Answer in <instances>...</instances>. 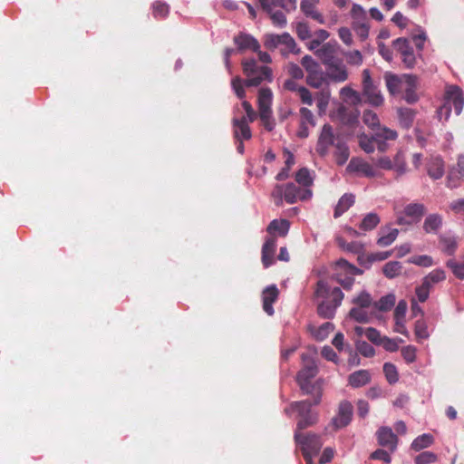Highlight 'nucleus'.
Returning a JSON list of instances; mask_svg holds the SVG:
<instances>
[{
	"label": "nucleus",
	"mask_w": 464,
	"mask_h": 464,
	"mask_svg": "<svg viewBox=\"0 0 464 464\" xmlns=\"http://www.w3.org/2000/svg\"><path fill=\"white\" fill-rule=\"evenodd\" d=\"M242 67L246 81L237 76L231 81V87L237 97L240 100L245 99V86H258L264 81H272V71L266 65H259L255 59H246L242 61Z\"/></svg>",
	"instance_id": "1"
},
{
	"label": "nucleus",
	"mask_w": 464,
	"mask_h": 464,
	"mask_svg": "<svg viewBox=\"0 0 464 464\" xmlns=\"http://www.w3.org/2000/svg\"><path fill=\"white\" fill-rule=\"evenodd\" d=\"M302 360L304 366L297 373L296 382L304 393L314 396V404L316 406L320 404L322 401L324 380L319 378L316 381L312 382L318 373L317 363L309 354H303Z\"/></svg>",
	"instance_id": "2"
},
{
	"label": "nucleus",
	"mask_w": 464,
	"mask_h": 464,
	"mask_svg": "<svg viewBox=\"0 0 464 464\" xmlns=\"http://www.w3.org/2000/svg\"><path fill=\"white\" fill-rule=\"evenodd\" d=\"M315 296L322 298L317 305L318 314L325 319L334 317L336 309L341 305L343 293L339 287H331L324 280L318 281L315 288Z\"/></svg>",
	"instance_id": "3"
},
{
	"label": "nucleus",
	"mask_w": 464,
	"mask_h": 464,
	"mask_svg": "<svg viewBox=\"0 0 464 464\" xmlns=\"http://www.w3.org/2000/svg\"><path fill=\"white\" fill-rule=\"evenodd\" d=\"M290 224L287 219H274L268 225L266 231L269 237L266 239L262 247V264L267 268L274 263L276 248V237H286Z\"/></svg>",
	"instance_id": "4"
},
{
	"label": "nucleus",
	"mask_w": 464,
	"mask_h": 464,
	"mask_svg": "<svg viewBox=\"0 0 464 464\" xmlns=\"http://www.w3.org/2000/svg\"><path fill=\"white\" fill-rule=\"evenodd\" d=\"M464 105V94L458 85H448L444 92V102L438 109V118L441 121H447L450 116L451 106H453L455 113L459 115Z\"/></svg>",
	"instance_id": "5"
},
{
	"label": "nucleus",
	"mask_w": 464,
	"mask_h": 464,
	"mask_svg": "<svg viewBox=\"0 0 464 464\" xmlns=\"http://www.w3.org/2000/svg\"><path fill=\"white\" fill-rule=\"evenodd\" d=\"M363 271L350 264L343 258L334 263L333 277L343 289L350 290L354 283V276L362 275Z\"/></svg>",
	"instance_id": "6"
},
{
	"label": "nucleus",
	"mask_w": 464,
	"mask_h": 464,
	"mask_svg": "<svg viewBox=\"0 0 464 464\" xmlns=\"http://www.w3.org/2000/svg\"><path fill=\"white\" fill-rule=\"evenodd\" d=\"M295 179L298 187L292 183V203L297 200H307L311 198V187L314 182L311 171L306 168H302L296 172Z\"/></svg>",
	"instance_id": "7"
},
{
	"label": "nucleus",
	"mask_w": 464,
	"mask_h": 464,
	"mask_svg": "<svg viewBox=\"0 0 464 464\" xmlns=\"http://www.w3.org/2000/svg\"><path fill=\"white\" fill-rule=\"evenodd\" d=\"M264 11L269 14L273 24L284 26L287 23L286 14L289 13L290 0H258Z\"/></svg>",
	"instance_id": "8"
},
{
	"label": "nucleus",
	"mask_w": 464,
	"mask_h": 464,
	"mask_svg": "<svg viewBox=\"0 0 464 464\" xmlns=\"http://www.w3.org/2000/svg\"><path fill=\"white\" fill-rule=\"evenodd\" d=\"M273 93L269 88H261L257 95L258 116L265 127L268 131L273 130L275 127L274 120L272 119V105Z\"/></svg>",
	"instance_id": "9"
},
{
	"label": "nucleus",
	"mask_w": 464,
	"mask_h": 464,
	"mask_svg": "<svg viewBox=\"0 0 464 464\" xmlns=\"http://www.w3.org/2000/svg\"><path fill=\"white\" fill-rule=\"evenodd\" d=\"M313 405H314V401L311 402L308 400L295 402V405L292 404V409L295 408L297 412V430L305 429L316 422L317 412L312 410Z\"/></svg>",
	"instance_id": "10"
},
{
	"label": "nucleus",
	"mask_w": 464,
	"mask_h": 464,
	"mask_svg": "<svg viewBox=\"0 0 464 464\" xmlns=\"http://www.w3.org/2000/svg\"><path fill=\"white\" fill-rule=\"evenodd\" d=\"M362 95L365 97L366 102L375 107L381 106L384 101L378 86L374 84L368 69L362 71Z\"/></svg>",
	"instance_id": "11"
},
{
	"label": "nucleus",
	"mask_w": 464,
	"mask_h": 464,
	"mask_svg": "<svg viewBox=\"0 0 464 464\" xmlns=\"http://www.w3.org/2000/svg\"><path fill=\"white\" fill-rule=\"evenodd\" d=\"M295 440L299 446L303 455H317L323 446L321 438L315 434H301L298 430L295 433Z\"/></svg>",
	"instance_id": "12"
},
{
	"label": "nucleus",
	"mask_w": 464,
	"mask_h": 464,
	"mask_svg": "<svg viewBox=\"0 0 464 464\" xmlns=\"http://www.w3.org/2000/svg\"><path fill=\"white\" fill-rule=\"evenodd\" d=\"M343 137H341V135L334 133V129L330 124H324L318 137L316 144L317 153L322 157L326 156L330 148L334 147L336 145V141L340 140Z\"/></svg>",
	"instance_id": "13"
},
{
	"label": "nucleus",
	"mask_w": 464,
	"mask_h": 464,
	"mask_svg": "<svg viewBox=\"0 0 464 464\" xmlns=\"http://www.w3.org/2000/svg\"><path fill=\"white\" fill-rule=\"evenodd\" d=\"M392 47L401 56L403 65L407 69H412L416 65V56L410 41L405 37H399L392 41Z\"/></svg>",
	"instance_id": "14"
},
{
	"label": "nucleus",
	"mask_w": 464,
	"mask_h": 464,
	"mask_svg": "<svg viewBox=\"0 0 464 464\" xmlns=\"http://www.w3.org/2000/svg\"><path fill=\"white\" fill-rule=\"evenodd\" d=\"M426 213V207L421 203H410L397 216L398 225H411L420 221Z\"/></svg>",
	"instance_id": "15"
},
{
	"label": "nucleus",
	"mask_w": 464,
	"mask_h": 464,
	"mask_svg": "<svg viewBox=\"0 0 464 464\" xmlns=\"http://www.w3.org/2000/svg\"><path fill=\"white\" fill-rule=\"evenodd\" d=\"M264 45L269 50H274L280 46L283 56H287L290 52V34L284 33L283 34H267L264 36Z\"/></svg>",
	"instance_id": "16"
},
{
	"label": "nucleus",
	"mask_w": 464,
	"mask_h": 464,
	"mask_svg": "<svg viewBox=\"0 0 464 464\" xmlns=\"http://www.w3.org/2000/svg\"><path fill=\"white\" fill-rule=\"evenodd\" d=\"M377 441L380 446L394 452L397 449L399 439L390 427H381L376 431Z\"/></svg>",
	"instance_id": "17"
},
{
	"label": "nucleus",
	"mask_w": 464,
	"mask_h": 464,
	"mask_svg": "<svg viewBox=\"0 0 464 464\" xmlns=\"http://www.w3.org/2000/svg\"><path fill=\"white\" fill-rule=\"evenodd\" d=\"M325 66V74L329 82L330 81L334 82H343L347 80L348 72L345 65L342 63V61L337 60Z\"/></svg>",
	"instance_id": "18"
},
{
	"label": "nucleus",
	"mask_w": 464,
	"mask_h": 464,
	"mask_svg": "<svg viewBox=\"0 0 464 464\" xmlns=\"http://www.w3.org/2000/svg\"><path fill=\"white\" fill-rule=\"evenodd\" d=\"M347 169L351 172H356L367 178H373L378 175L376 169L372 164L360 158H353L347 166Z\"/></svg>",
	"instance_id": "19"
},
{
	"label": "nucleus",
	"mask_w": 464,
	"mask_h": 464,
	"mask_svg": "<svg viewBox=\"0 0 464 464\" xmlns=\"http://www.w3.org/2000/svg\"><path fill=\"white\" fill-rule=\"evenodd\" d=\"M353 416V405L350 401H343L339 404L338 413L333 419V424L336 429L347 426Z\"/></svg>",
	"instance_id": "20"
},
{
	"label": "nucleus",
	"mask_w": 464,
	"mask_h": 464,
	"mask_svg": "<svg viewBox=\"0 0 464 464\" xmlns=\"http://www.w3.org/2000/svg\"><path fill=\"white\" fill-rule=\"evenodd\" d=\"M246 117L234 118L232 120L233 133L236 140H248L252 137V132L249 127Z\"/></svg>",
	"instance_id": "21"
},
{
	"label": "nucleus",
	"mask_w": 464,
	"mask_h": 464,
	"mask_svg": "<svg viewBox=\"0 0 464 464\" xmlns=\"http://www.w3.org/2000/svg\"><path fill=\"white\" fill-rule=\"evenodd\" d=\"M279 291L275 285L266 287L262 292L263 310L268 314H274L273 304L276 302Z\"/></svg>",
	"instance_id": "22"
},
{
	"label": "nucleus",
	"mask_w": 464,
	"mask_h": 464,
	"mask_svg": "<svg viewBox=\"0 0 464 464\" xmlns=\"http://www.w3.org/2000/svg\"><path fill=\"white\" fill-rule=\"evenodd\" d=\"M337 47V43L328 42L323 44L321 48L317 49L315 54L324 65H327L338 60L335 57Z\"/></svg>",
	"instance_id": "23"
},
{
	"label": "nucleus",
	"mask_w": 464,
	"mask_h": 464,
	"mask_svg": "<svg viewBox=\"0 0 464 464\" xmlns=\"http://www.w3.org/2000/svg\"><path fill=\"white\" fill-rule=\"evenodd\" d=\"M300 114L301 121L296 135L301 139H304L308 137L309 130L310 128L314 127L315 122L314 120V115L310 110L306 108H302L300 110Z\"/></svg>",
	"instance_id": "24"
},
{
	"label": "nucleus",
	"mask_w": 464,
	"mask_h": 464,
	"mask_svg": "<svg viewBox=\"0 0 464 464\" xmlns=\"http://www.w3.org/2000/svg\"><path fill=\"white\" fill-rule=\"evenodd\" d=\"M374 140L378 143V149L381 151H384L386 150V144L383 140H394L398 137V133L396 130L379 126L374 131Z\"/></svg>",
	"instance_id": "25"
},
{
	"label": "nucleus",
	"mask_w": 464,
	"mask_h": 464,
	"mask_svg": "<svg viewBox=\"0 0 464 464\" xmlns=\"http://www.w3.org/2000/svg\"><path fill=\"white\" fill-rule=\"evenodd\" d=\"M234 43L237 44L239 51L250 49L252 51H258L260 44L258 41L252 35L240 33L234 37Z\"/></svg>",
	"instance_id": "26"
},
{
	"label": "nucleus",
	"mask_w": 464,
	"mask_h": 464,
	"mask_svg": "<svg viewBox=\"0 0 464 464\" xmlns=\"http://www.w3.org/2000/svg\"><path fill=\"white\" fill-rule=\"evenodd\" d=\"M307 329L316 341L321 342L325 340L329 334L334 332V324L330 322L324 323L320 326L310 324H308Z\"/></svg>",
	"instance_id": "27"
},
{
	"label": "nucleus",
	"mask_w": 464,
	"mask_h": 464,
	"mask_svg": "<svg viewBox=\"0 0 464 464\" xmlns=\"http://www.w3.org/2000/svg\"><path fill=\"white\" fill-rule=\"evenodd\" d=\"M403 78L407 85L403 98L408 103H414L418 101V95L416 93L418 78L413 74H403Z\"/></svg>",
	"instance_id": "28"
},
{
	"label": "nucleus",
	"mask_w": 464,
	"mask_h": 464,
	"mask_svg": "<svg viewBox=\"0 0 464 464\" xmlns=\"http://www.w3.org/2000/svg\"><path fill=\"white\" fill-rule=\"evenodd\" d=\"M271 196L276 206H281L284 199L287 203H290V182L283 184L277 183Z\"/></svg>",
	"instance_id": "29"
},
{
	"label": "nucleus",
	"mask_w": 464,
	"mask_h": 464,
	"mask_svg": "<svg viewBox=\"0 0 464 464\" xmlns=\"http://www.w3.org/2000/svg\"><path fill=\"white\" fill-rule=\"evenodd\" d=\"M428 175L433 179H439L444 175V162L440 157H431L427 162Z\"/></svg>",
	"instance_id": "30"
},
{
	"label": "nucleus",
	"mask_w": 464,
	"mask_h": 464,
	"mask_svg": "<svg viewBox=\"0 0 464 464\" xmlns=\"http://www.w3.org/2000/svg\"><path fill=\"white\" fill-rule=\"evenodd\" d=\"M371 373L367 370H359L351 373L348 377V383L353 388H360L371 382Z\"/></svg>",
	"instance_id": "31"
},
{
	"label": "nucleus",
	"mask_w": 464,
	"mask_h": 464,
	"mask_svg": "<svg viewBox=\"0 0 464 464\" xmlns=\"http://www.w3.org/2000/svg\"><path fill=\"white\" fill-rule=\"evenodd\" d=\"M384 80L386 87L392 95L399 93L402 88V84L405 83L403 75L401 77L392 72H387L384 74Z\"/></svg>",
	"instance_id": "32"
},
{
	"label": "nucleus",
	"mask_w": 464,
	"mask_h": 464,
	"mask_svg": "<svg viewBox=\"0 0 464 464\" xmlns=\"http://www.w3.org/2000/svg\"><path fill=\"white\" fill-rule=\"evenodd\" d=\"M306 82L314 88L319 89L324 85H329V82L327 80V76L325 72H322L320 68L317 70L312 71L308 72L306 77Z\"/></svg>",
	"instance_id": "33"
},
{
	"label": "nucleus",
	"mask_w": 464,
	"mask_h": 464,
	"mask_svg": "<svg viewBox=\"0 0 464 464\" xmlns=\"http://www.w3.org/2000/svg\"><path fill=\"white\" fill-rule=\"evenodd\" d=\"M334 158L335 161L338 165L342 166L349 159L350 156V150L349 148L343 140L342 138L340 140L336 141V145L334 146Z\"/></svg>",
	"instance_id": "34"
},
{
	"label": "nucleus",
	"mask_w": 464,
	"mask_h": 464,
	"mask_svg": "<svg viewBox=\"0 0 464 464\" xmlns=\"http://www.w3.org/2000/svg\"><path fill=\"white\" fill-rule=\"evenodd\" d=\"M349 314L351 318L358 323H368L373 316H375L373 310H369L358 306L353 307Z\"/></svg>",
	"instance_id": "35"
},
{
	"label": "nucleus",
	"mask_w": 464,
	"mask_h": 464,
	"mask_svg": "<svg viewBox=\"0 0 464 464\" xmlns=\"http://www.w3.org/2000/svg\"><path fill=\"white\" fill-rule=\"evenodd\" d=\"M353 203L354 196L353 194H344L342 196L334 208V217L335 218L341 217L353 205Z\"/></svg>",
	"instance_id": "36"
},
{
	"label": "nucleus",
	"mask_w": 464,
	"mask_h": 464,
	"mask_svg": "<svg viewBox=\"0 0 464 464\" xmlns=\"http://www.w3.org/2000/svg\"><path fill=\"white\" fill-rule=\"evenodd\" d=\"M442 226V217L439 214L429 215L423 223V229L426 233H436Z\"/></svg>",
	"instance_id": "37"
},
{
	"label": "nucleus",
	"mask_w": 464,
	"mask_h": 464,
	"mask_svg": "<svg viewBox=\"0 0 464 464\" xmlns=\"http://www.w3.org/2000/svg\"><path fill=\"white\" fill-rule=\"evenodd\" d=\"M395 304L394 295H386L380 298L379 301L373 303V311L377 312H387L391 310Z\"/></svg>",
	"instance_id": "38"
},
{
	"label": "nucleus",
	"mask_w": 464,
	"mask_h": 464,
	"mask_svg": "<svg viewBox=\"0 0 464 464\" xmlns=\"http://www.w3.org/2000/svg\"><path fill=\"white\" fill-rule=\"evenodd\" d=\"M434 442V438L430 433H424L422 435L418 436L411 444V448L415 451H420L423 449H426L432 445Z\"/></svg>",
	"instance_id": "39"
},
{
	"label": "nucleus",
	"mask_w": 464,
	"mask_h": 464,
	"mask_svg": "<svg viewBox=\"0 0 464 464\" xmlns=\"http://www.w3.org/2000/svg\"><path fill=\"white\" fill-rule=\"evenodd\" d=\"M381 237L377 240L380 246H388L392 245L397 238L399 230L397 228H387V230H381Z\"/></svg>",
	"instance_id": "40"
},
{
	"label": "nucleus",
	"mask_w": 464,
	"mask_h": 464,
	"mask_svg": "<svg viewBox=\"0 0 464 464\" xmlns=\"http://www.w3.org/2000/svg\"><path fill=\"white\" fill-rule=\"evenodd\" d=\"M441 250L448 256H453L458 248V243L454 237H440Z\"/></svg>",
	"instance_id": "41"
},
{
	"label": "nucleus",
	"mask_w": 464,
	"mask_h": 464,
	"mask_svg": "<svg viewBox=\"0 0 464 464\" xmlns=\"http://www.w3.org/2000/svg\"><path fill=\"white\" fill-rule=\"evenodd\" d=\"M354 306L373 310V301L369 293L362 291L360 295L353 299Z\"/></svg>",
	"instance_id": "42"
},
{
	"label": "nucleus",
	"mask_w": 464,
	"mask_h": 464,
	"mask_svg": "<svg viewBox=\"0 0 464 464\" xmlns=\"http://www.w3.org/2000/svg\"><path fill=\"white\" fill-rule=\"evenodd\" d=\"M402 266L398 261H390L382 267V273L387 278H394L401 275Z\"/></svg>",
	"instance_id": "43"
},
{
	"label": "nucleus",
	"mask_w": 464,
	"mask_h": 464,
	"mask_svg": "<svg viewBox=\"0 0 464 464\" xmlns=\"http://www.w3.org/2000/svg\"><path fill=\"white\" fill-rule=\"evenodd\" d=\"M379 223V216L375 213H369L362 218L359 227L362 231H370L376 227Z\"/></svg>",
	"instance_id": "44"
},
{
	"label": "nucleus",
	"mask_w": 464,
	"mask_h": 464,
	"mask_svg": "<svg viewBox=\"0 0 464 464\" xmlns=\"http://www.w3.org/2000/svg\"><path fill=\"white\" fill-rule=\"evenodd\" d=\"M446 279V274L445 271L442 269H434L430 273H429L422 281L430 285V287L433 286V285L442 282Z\"/></svg>",
	"instance_id": "45"
},
{
	"label": "nucleus",
	"mask_w": 464,
	"mask_h": 464,
	"mask_svg": "<svg viewBox=\"0 0 464 464\" xmlns=\"http://www.w3.org/2000/svg\"><path fill=\"white\" fill-rule=\"evenodd\" d=\"M414 334L418 342L429 338L430 334L428 331V325L423 319H420L415 322Z\"/></svg>",
	"instance_id": "46"
},
{
	"label": "nucleus",
	"mask_w": 464,
	"mask_h": 464,
	"mask_svg": "<svg viewBox=\"0 0 464 464\" xmlns=\"http://www.w3.org/2000/svg\"><path fill=\"white\" fill-rule=\"evenodd\" d=\"M358 138L359 146L363 151L366 153H372L374 151V142H376L374 140V134L372 137H369L368 135L362 133Z\"/></svg>",
	"instance_id": "47"
},
{
	"label": "nucleus",
	"mask_w": 464,
	"mask_h": 464,
	"mask_svg": "<svg viewBox=\"0 0 464 464\" xmlns=\"http://www.w3.org/2000/svg\"><path fill=\"white\" fill-rule=\"evenodd\" d=\"M392 161V165H394L393 170L397 173V175L401 176L405 173L406 161L404 153L402 151H398Z\"/></svg>",
	"instance_id": "48"
},
{
	"label": "nucleus",
	"mask_w": 464,
	"mask_h": 464,
	"mask_svg": "<svg viewBox=\"0 0 464 464\" xmlns=\"http://www.w3.org/2000/svg\"><path fill=\"white\" fill-rule=\"evenodd\" d=\"M383 372L387 382L390 384L396 383L399 381V373L394 364L391 362H385L383 364Z\"/></svg>",
	"instance_id": "49"
},
{
	"label": "nucleus",
	"mask_w": 464,
	"mask_h": 464,
	"mask_svg": "<svg viewBox=\"0 0 464 464\" xmlns=\"http://www.w3.org/2000/svg\"><path fill=\"white\" fill-rule=\"evenodd\" d=\"M331 93L329 90H323L317 96V108L319 114H324L329 104Z\"/></svg>",
	"instance_id": "50"
},
{
	"label": "nucleus",
	"mask_w": 464,
	"mask_h": 464,
	"mask_svg": "<svg viewBox=\"0 0 464 464\" xmlns=\"http://www.w3.org/2000/svg\"><path fill=\"white\" fill-rule=\"evenodd\" d=\"M362 121L373 131L380 126V121L377 114L370 110L364 111L362 115Z\"/></svg>",
	"instance_id": "51"
},
{
	"label": "nucleus",
	"mask_w": 464,
	"mask_h": 464,
	"mask_svg": "<svg viewBox=\"0 0 464 464\" xmlns=\"http://www.w3.org/2000/svg\"><path fill=\"white\" fill-rule=\"evenodd\" d=\"M340 95L343 99V101L351 102L353 104L358 103L361 100L359 92L348 86H345L341 89Z\"/></svg>",
	"instance_id": "52"
},
{
	"label": "nucleus",
	"mask_w": 464,
	"mask_h": 464,
	"mask_svg": "<svg viewBox=\"0 0 464 464\" xmlns=\"http://www.w3.org/2000/svg\"><path fill=\"white\" fill-rule=\"evenodd\" d=\"M169 12V6L164 2L156 1L152 5V14L156 18H165Z\"/></svg>",
	"instance_id": "53"
},
{
	"label": "nucleus",
	"mask_w": 464,
	"mask_h": 464,
	"mask_svg": "<svg viewBox=\"0 0 464 464\" xmlns=\"http://www.w3.org/2000/svg\"><path fill=\"white\" fill-rule=\"evenodd\" d=\"M338 242H339V246L343 250H345L347 252L353 253V254H357V255L361 254L364 249L363 244H362L360 242L353 241V242H350V243H345L343 239H339Z\"/></svg>",
	"instance_id": "54"
},
{
	"label": "nucleus",
	"mask_w": 464,
	"mask_h": 464,
	"mask_svg": "<svg viewBox=\"0 0 464 464\" xmlns=\"http://www.w3.org/2000/svg\"><path fill=\"white\" fill-rule=\"evenodd\" d=\"M403 360L408 363H412L417 358V348L414 345L403 346L401 350Z\"/></svg>",
	"instance_id": "55"
},
{
	"label": "nucleus",
	"mask_w": 464,
	"mask_h": 464,
	"mask_svg": "<svg viewBox=\"0 0 464 464\" xmlns=\"http://www.w3.org/2000/svg\"><path fill=\"white\" fill-rule=\"evenodd\" d=\"M290 151L287 149L285 150V167L276 176V179L280 182L287 179L290 177Z\"/></svg>",
	"instance_id": "56"
},
{
	"label": "nucleus",
	"mask_w": 464,
	"mask_h": 464,
	"mask_svg": "<svg viewBox=\"0 0 464 464\" xmlns=\"http://www.w3.org/2000/svg\"><path fill=\"white\" fill-rule=\"evenodd\" d=\"M292 91H295L302 102L307 105L313 104L311 92L305 87H295L292 84Z\"/></svg>",
	"instance_id": "57"
},
{
	"label": "nucleus",
	"mask_w": 464,
	"mask_h": 464,
	"mask_svg": "<svg viewBox=\"0 0 464 464\" xmlns=\"http://www.w3.org/2000/svg\"><path fill=\"white\" fill-rule=\"evenodd\" d=\"M438 457L431 451H423L415 458V464H430L437 461Z\"/></svg>",
	"instance_id": "58"
},
{
	"label": "nucleus",
	"mask_w": 464,
	"mask_h": 464,
	"mask_svg": "<svg viewBox=\"0 0 464 464\" xmlns=\"http://www.w3.org/2000/svg\"><path fill=\"white\" fill-rule=\"evenodd\" d=\"M399 342L402 343L403 341L401 339H392L387 336H383L382 343L380 345H382V347L387 352H396L399 349Z\"/></svg>",
	"instance_id": "59"
},
{
	"label": "nucleus",
	"mask_w": 464,
	"mask_h": 464,
	"mask_svg": "<svg viewBox=\"0 0 464 464\" xmlns=\"http://www.w3.org/2000/svg\"><path fill=\"white\" fill-rule=\"evenodd\" d=\"M430 289L431 287L422 281L421 285L415 289L418 302L424 303L430 296Z\"/></svg>",
	"instance_id": "60"
},
{
	"label": "nucleus",
	"mask_w": 464,
	"mask_h": 464,
	"mask_svg": "<svg viewBox=\"0 0 464 464\" xmlns=\"http://www.w3.org/2000/svg\"><path fill=\"white\" fill-rule=\"evenodd\" d=\"M446 265L452 270V273L456 277L464 279V262L459 264L454 259H450L447 261Z\"/></svg>",
	"instance_id": "61"
},
{
	"label": "nucleus",
	"mask_w": 464,
	"mask_h": 464,
	"mask_svg": "<svg viewBox=\"0 0 464 464\" xmlns=\"http://www.w3.org/2000/svg\"><path fill=\"white\" fill-rule=\"evenodd\" d=\"M409 263L423 267H429L432 266L433 261L430 256L422 255L411 257L409 259Z\"/></svg>",
	"instance_id": "62"
},
{
	"label": "nucleus",
	"mask_w": 464,
	"mask_h": 464,
	"mask_svg": "<svg viewBox=\"0 0 464 464\" xmlns=\"http://www.w3.org/2000/svg\"><path fill=\"white\" fill-rule=\"evenodd\" d=\"M295 32L301 40H308L312 36L311 30L306 23H297Z\"/></svg>",
	"instance_id": "63"
},
{
	"label": "nucleus",
	"mask_w": 464,
	"mask_h": 464,
	"mask_svg": "<svg viewBox=\"0 0 464 464\" xmlns=\"http://www.w3.org/2000/svg\"><path fill=\"white\" fill-rule=\"evenodd\" d=\"M347 63L353 65H361L362 63V55L360 51L354 50L344 53Z\"/></svg>",
	"instance_id": "64"
}]
</instances>
